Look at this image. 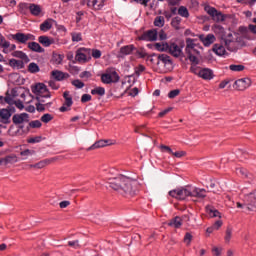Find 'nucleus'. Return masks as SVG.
I'll return each mask as SVG.
<instances>
[{
  "label": "nucleus",
  "mask_w": 256,
  "mask_h": 256,
  "mask_svg": "<svg viewBox=\"0 0 256 256\" xmlns=\"http://www.w3.org/2000/svg\"><path fill=\"white\" fill-rule=\"evenodd\" d=\"M160 150L162 153H169V155H173V150L171 149V147L161 144L160 145Z\"/></svg>",
  "instance_id": "5fc2aeb1"
},
{
  "label": "nucleus",
  "mask_w": 256,
  "mask_h": 256,
  "mask_svg": "<svg viewBox=\"0 0 256 256\" xmlns=\"http://www.w3.org/2000/svg\"><path fill=\"white\" fill-rule=\"evenodd\" d=\"M178 15L180 17H185V19L189 18V10L185 6H180L178 9Z\"/></svg>",
  "instance_id": "37998d69"
},
{
  "label": "nucleus",
  "mask_w": 256,
  "mask_h": 256,
  "mask_svg": "<svg viewBox=\"0 0 256 256\" xmlns=\"http://www.w3.org/2000/svg\"><path fill=\"white\" fill-rule=\"evenodd\" d=\"M200 41L203 43L204 47H210L215 43V35L208 34L206 37L204 35H200Z\"/></svg>",
  "instance_id": "4468645a"
},
{
  "label": "nucleus",
  "mask_w": 256,
  "mask_h": 256,
  "mask_svg": "<svg viewBox=\"0 0 256 256\" xmlns=\"http://www.w3.org/2000/svg\"><path fill=\"white\" fill-rule=\"evenodd\" d=\"M72 41H74L76 43H79V41H83V38L81 37V33H73Z\"/></svg>",
  "instance_id": "338daca9"
},
{
  "label": "nucleus",
  "mask_w": 256,
  "mask_h": 256,
  "mask_svg": "<svg viewBox=\"0 0 256 256\" xmlns=\"http://www.w3.org/2000/svg\"><path fill=\"white\" fill-rule=\"evenodd\" d=\"M36 110L38 111V113H43V111H45V107H51V105H53L52 102H48L46 104H41L39 102H36Z\"/></svg>",
  "instance_id": "58836bf2"
},
{
  "label": "nucleus",
  "mask_w": 256,
  "mask_h": 256,
  "mask_svg": "<svg viewBox=\"0 0 256 256\" xmlns=\"http://www.w3.org/2000/svg\"><path fill=\"white\" fill-rule=\"evenodd\" d=\"M235 86L237 91H245V89H249L251 87V79L249 78H241L235 81Z\"/></svg>",
  "instance_id": "1a4fd4ad"
},
{
  "label": "nucleus",
  "mask_w": 256,
  "mask_h": 256,
  "mask_svg": "<svg viewBox=\"0 0 256 256\" xmlns=\"http://www.w3.org/2000/svg\"><path fill=\"white\" fill-rule=\"evenodd\" d=\"M190 197H197V199H205L207 197V190L201 188H194L191 191Z\"/></svg>",
  "instance_id": "f3484780"
},
{
  "label": "nucleus",
  "mask_w": 256,
  "mask_h": 256,
  "mask_svg": "<svg viewBox=\"0 0 256 256\" xmlns=\"http://www.w3.org/2000/svg\"><path fill=\"white\" fill-rule=\"evenodd\" d=\"M204 10L210 17H212L213 21H216V23H219L221 21H225V15L223 13L217 11L216 8L211 6H205Z\"/></svg>",
  "instance_id": "39448f33"
},
{
  "label": "nucleus",
  "mask_w": 256,
  "mask_h": 256,
  "mask_svg": "<svg viewBox=\"0 0 256 256\" xmlns=\"http://www.w3.org/2000/svg\"><path fill=\"white\" fill-rule=\"evenodd\" d=\"M154 48L160 53H167V49H169V43H155Z\"/></svg>",
  "instance_id": "72a5a7b5"
},
{
  "label": "nucleus",
  "mask_w": 256,
  "mask_h": 256,
  "mask_svg": "<svg viewBox=\"0 0 256 256\" xmlns=\"http://www.w3.org/2000/svg\"><path fill=\"white\" fill-rule=\"evenodd\" d=\"M28 49L34 51V53H45V48L41 47V44L37 42H29Z\"/></svg>",
  "instance_id": "aec40b11"
},
{
  "label": "nucleus",
  "mask_w": 256,
  "mask_h": 256,
  "mask_svg": "<svg viewBox=\"0 0 256 256\" xmlns=\"http://www.w3.org/2000/svg\"><path fill=\"white\" fill-rule=\"evenodd\" d=\"M186 55L188 56V59L189 61H191V63H194V65H199V59L196 58V56L193 55V53L186 52Z\"/></svg>",
  "instance_id": "3c124183"
},
{
  "label": "nucleus",
  "mask_w": 256,
  "mask_h": 256,
  "mask_svg": "<svg viewBox=\"0 0 256 256\" xmlns=\"http://www.w3.org/2000/svg\"><path fill=\"white\" fill-rule=\"evenodd\" d=\"M12 123L14 125H23V123H29V114L25 112L20 114H14L12 117Z\"/></svg>",
  "instance_id": "0eeeda50"
},
{
  "label": "nucleus",
  "mask_w": 256,
  "mask_h": 256,
  "mask_svg": "<svg viewBox=\"0 0 256 256\" xmlns=\"http://www.w3.org/2000/svg\"><path fill=\"white\" fill-rule=\"evenodd\" d=\"M236 207L238 209H243L244 212H247V211H252L251 209H249V196L247 195L245 197V200H244V203H241V202H237L236 203Z\"/></svg>",
  "instance_id": "2f4dec72"
},
{
  "label": "nucleus",
  "mask_w": 256,
  "mask_h": 256,
  "mask_svg": "<svg viewBox=\"0 0 256 256\" xmlns=\"http://www.w3.org/2000/svg\"><path fill=\"white\" fill-rule=\"evenodd\" d=\"M206 213H208L210 217H219V219H221V212L211 205L206 206Z\"/></svg>",
  "instance_id": "c756f323"
},
{
  "label": "nucleus",
  "mask_w": 256,
  "mask_h": 256,
  "mask_svg": "<svg viewBox=\"0 0 256 256\" xmlns=\"http://www.w3.org/2000/svg\"><path fill=\"white\" fill-rule=\"evenodd\" d=\"M111 140H99L96 141L93 145L87 148V151H93L95 149H101V147H107V145H113V143H109Z\"/></svg>",
  "instance_id": "dca6fc26"
},
{
  "label": "nucleus",
  "mask_w": 256,
  "mask_h": 256,
  "mask_svg": "<svg viewBox=\"0 0 256 256\" xmlns=\"http://www.w3.org/2000/svg\"><path fill=\"white\" fill-rule=\"evenodd\" d=\"M91 99H92L91 94H83L81 97V103H89Z\"/></svg>",
  "instance_id": "774afa93"
},
{
  "label": "nucleus",
  "mask_w": 256,
  "mask_h": 256,
  "mask_svg": "<svg viewBox=\"0 0 256 256\" xmlns=\"http://www.w3.org/2000/svg\"><path fill=\"white\" fill-rule=\"evenodd\" d=\"M91 95H100V97H103L105 95V88L104 87H96L91 90Z\"/></svg>",
  "instance_id": "c03bdc74"
},
{
  "label": "nucleus",
  "mask_w": 256,
  "mask_h": 256,
  "mask_svg": "<svg viewBox=\"0 0 256 256\" xmlns=\"http://www.w3.org/2000/svg\"><path fill=\"white\" fill-rule=\"evenodd\" d=\"M183 225V220L181 217L176 216L168 222L169 227H174V229H179Z\"/></svg>",
  "instance_id": "cd10ccee"
},
{
  "label": "nucleus",
  "mask_w": 256,
  "mask_h": 256,
  "mask_svg": "<svg viewBox=\"0 0 256 256\" xmlns=\"http://www.w3.org/2000/svg\"><path fill=\"white\" fill-rule=\"evenodd\" d=\"M18 7H19L20 13H22V15H27V11H29V9H30V4L22 2L18 5Z\"/></svg>",
  "instance_id": "a19ab883"
},
{
  "label": "nucleus",
  "mask_w": 256,
  "mask_h": 256,
  "mask_svg": "<svg viewBox=\"0 0 256 256\" xmlns=\"http://www.w3.org/2000/svg\"><path fill=\"white\" fill-rule=\"evenodd\" d=\"M91 52H92V57L94 59H101V50H99V49H92Z\"/></svg>",
  "instance_id": "69168bd1"
},
{
  "label": "nucleus",
  "mask_w": 256,
  "mask_h": 256,
  "mask_svg": "<svg viewBox=\"0 0 256 256\" xmlns=\"http://www.w3.org/2000/svg\"><path fill=\"white\" fill-rule=\"evenodd\" d=\"M11 37L12 39H14V41H18V43H22V44H25L29 41V37H27V34L21 33V32L12 34Z\"/></svg>",
  "instance_id": "6ab92c4d"
},
{
  "label": "nucleus",
  "mask_w": 256,
  "mask_h": 256,
  "mask_svg": "<svg viewBox=\"0 0 256 256\" xmlns=\"http://www.w3.org/2000/svg\"><path fill=\"white\" fill-rule=\"evenodd\" d=\"M42 125L43 124L39 120L29 122V127H31V129H41Z\"/></svg>",
  "instance_id": "8fccbe9b"
},
{
  "label": "nucleus",
  "mask_w": 256,
  "mask_h": 256,
  "mask_svg": "<svg viewBox=\"0 0 256 256\" xmlns=\"http://www.w3.org/2000/svg\"><path fill=\"white\" fill-rule=\"evenodd\" d=\"M101 81L102 83H105V85H109L111 83H113V79L111 78V74L110 73H105L101 75Z\"/></svg>",
  "instance_id": "ea45409f"
},
{
  "label": "nucleus",
  "mask_w": 256,
  "mask_h": 256,
  "mask_svg": "<svg viewBox=\"0 0 256 256\" xmlns=\"http://www.w3.org/2000/svg\"><path fill=\"white\" fill-rule=\"evenodd\" d=\"M236 173L237 175H241L242 177H245V178L249 177V172L245 168H237Z\"/></svg>",
  "instance_id": "864d4df0"
},
{
  "label": "nucleus",
  "mask_w": 256,
  "mask_h": 256,
  "mask_svg": "<svg viewBox=\"0 0 256 256\" xmlns=\"http://www.w3.org/2000/svg\"><path fill=\"white\" fill-rule=\"evenodd\" d=\"M134 51H137V48L133 44L123 46L118 52V58L125 59L127 55H131V53H133Z\"/></svg>",
  "instance_id": "423d86ee"
},
{
  "label": "nucleus",
  "mask_w": 256,
  "mask_h": 256,
  "mask_svg": "<svg viewBox=\"0 0 256 256\" xmlns=\"http://www.w3.org/2000/svg\"><path fill=\"white\" fill-rule=\"evenodd\" d=\"M63 97L65 99L64 105H66V107H71V105H73V97L69 94V91H65Z\"/></svg>",
  "instance_id": "c9c22d12"
},
{
  "label": "nucleus",
  "mask_w": 256,
  "mask_h": 256,
  "mask_svg": "<svg viewBox=\"0 0 256 256\" xmlns=\"http://www.w3.org/2000/svg\"><path fill=\"white\" fill-rule=\"evenodd\" d=\"M31 91L36 95V97H45V99H51V92L47 85L43 83H36L34 86H31Z\"/></svg>",
  "instance_id": "f03ea898"
},
{
  "label": "nucleus",
  "mask_w": 256,
  "mask_h": 256,
  "mask_svg": "<svg viewBox=\"0 0 256 256\" xmlns=\"http://www.w3.org/2000/svg\"><path fill=\"white\" fill-rule=\"evenodd\" d=\"M191 49H195V40L192 38H187L185 53H191Z\"/></svg>",
  "instance_id": "f704fd0d"
},
{
  "label": "nucleus",
  "mask_w": 256,
  "mask_h": 256,
  "mask_svg": "<svg viewBox=\"0 0 256 256\" xmlns=\"http://www.w3.org/2000/svg\"><path fill=\"white\" fill-rule=\"evenodd\" d=\"M157 59L156 65H159L160 61H162L164 65H173V60H171V57L167 54H159Z\"/></svg>",
  "instance_id": "4be33fe9"
},
{
  "label": "nucleus",
  "mask_w": 256,
  "mask_h": 256,
  "mask_svg": "<svg viewBox=\"0 0 256 256\" xmlns=\"http://www.w3.org/2000/svg\"><path fill=\"white\" fill-rule=\"evenodd\" d=\"M0 47H2V49H9V47H11V43L5 40V37L1 34H0Z\"/></svg>",
  "instance_id": "09e8293b"
},
{
  "label": "nucleus",
  "mask_w": 256,
  "mask_h": 256,
  "mask_svg": "<svg viewBox=\"0 0 256 256\" xmlns=\"http://www.w3.org/2000/svg\"><path fill=\"white\" fill-rule=\"evenodd\" d=\"M0 123H3V125L11 123V113L7 108L0 109Z\"/></svg>",
  "instance_id": "9d476101"
},
{
  "label": "nucleus",
  "mask_w": 256,
  "mask_h": 256,
  "mask_svg": "<svg viewBox=\"0 0 256 256\" xmlns=\"http://www.w3.org/2000/svg\"><path fill=\"white\" fill-rule=\"evenodd\" d=\"M171 25H172V27H174V29L179 31V29H180L179 25H181V17H179V16L174 17L171 21Z\"/></svg>",
  "instance_id": "49530a36"
},
{
  "label": "nucleus",
  "mask_w": 256,
  "mask_h": 256,
  "mask_svg": "<svg viewBox=\"0 0 256 256\" xmlns=\"http://www.w3.org/2000/svg\"><path fill=\"white\" fill-rule=\"evenodd\" d=\"M179 93H181V90H179V89L171 90L168 93V97H169V99H175V97H177L179 95Z\"/></svg>",
  "instance_id": "052dcab7"
},
{
  "label": "nucleus",
  "mask_w": 256,
  "mask_h": 256,
  "mask_svg": "<svg viewBox=\"0 0 256 256\" xmlns=\"http://www.w3.org/2000/svg\"><path fill=\"white\" fill-rule=\"evenodd\" d=\"M221 41H224V45L225 47H227L228 50H231L229 48V45H231V43H233V33L229 32L227 34V32L224 34V38H221Z\"/></svg>",
  "instance_id": "7c9ffc66"
},
{
  "label": "nucleus",
  "mask_w": 256,
  "mask_h": 256,
  "mask_svg": "<svg viewBox=\"0 0 256 256\" xmlns=\"http://www.w3.org/2000/svg\"><path fill=\"white\" fill-rule=\"evenodd\" d=\"M107 0H89L87 3L88 7H93L96 11H100V9H103L105 7V2Z\"/></svg>",
  "instance_id": "2eb2a0df"
},
{
  "label": "nucleus",
  "mask_w": 256,
  "mask_h": 256,
  "mask_svg": "<svg viewBox=\"0 0 256 256\" xmlns=\"http://www.w3.org/2000/svg\"><path fill=\"white\" fill-rule=\"evenodd\" d=\"M12 57H16L17 59H22L24 63H29V61H31V59H29V56H27V54H25V52L23 51L12 52Z\"/></svg>",
  "instance_id": "c85d7f7f"
},
{
  "label": "nucleus",
  "mask_w": 256,
  "mask_h": 256,
  "mask_svg": "<svg viewBox=\"0 0 256 256\" xmlns=\"http://www.w3.org/2000/svg\"><path fill=\"white\" fill-rule=\"evenodd\" d=\"M38 42L43 45V47H51L55 43V40L49 38V36H40Z\"/></svg>",
  "instance_id": "b1692460"
},
{
  "label": "nucleus",
  "mask_w": 256,
  "mask_h": 256,
  "mask_svg": "<svg viewBox=\"0 0 256 256\" xmlns=\"http://www.w3.org/2000/svg\"><path fill=\"white\" fill-rule=\"evenodd\" d=\"M51 75L56 81H63L64 79H69V73H64L59 70L52 71Z\"/></svg>",
  "instance_id": "a211bd4d"
},
{
  "label": "nucleus",
  "mask_w": 256,
  "mask_h": 256,
  "mask_svg": "<svg viewBox=\"0 0 256 256\" xmlns=\"http://www.w3.org/2000/svg\"><path fill=\"white\" fill-rule=\"evenodd\" d=\"M110 75H111L112 83H119V79L121 78L119 77V74L117 73V71H112Z\"/></svg>",
  "instance_id": "13d9d810"
},
{
  "label": "nucleus",
  "mask_w": 256,
  "mask_h": 256,
  "mask_svg": "<svg viewBox=\"0 0 256 256\" xmlns=\"http://www.w3.org/2000/svg\"><path fill=\"white\" fill-rule=\"evenodd\" d=\"M68 247H73V249H79L81 245H79V240H73L68 242Z\"/></svg>",
  "instance_id": "e2e57ef3"
},
{
  "label": "nucleus",
  "mask_w": 256,
  "mask_h": 256,
  "mask_svg": "<svg viewBox=\"0 0 256 256\" xmlns=\"http://www.w3.org/2000/svg\"><path fill=\"white\" fill-rule=\"evenodd\" d=\"M185 47V42H182L181 45H177V43L172 42L168 43L167 53L172 55V57H183V48Z\"/></svg>",
  "instance_id": "20e7f679"
},
{
  "label": "nucleus",
  "mask_w": 256,
  "mask_h": 256,
  "mask_svg": "<svg viewBox=\"0 0 256 256\" xmlns=\"http://www.w3.org/2000/svg\"><path fill=\"white\" fill-rule=\"evenodd\" d=\"M72 85L76 87V89H83L85 87V83L79 79L73 80Z\"/></svg>",
  "instance_id": "603ef678"
},
{
  "label": "nucleus",
  "mask_w": 256,
  "mask_h": 256,
  "mask_svg": "<svg viewBox=\"0 0 256 256\" xmlns=\"http://www.w3.org/2000/svg\"><path fill=\"white\" fill-rule=\"evenodd\" d=\"M87 53H91V49L80 48L76 52L75 60L81 63V61H87Z\"/></svg>",
  "instance_id": "f8f14e48"
},
{
  "label": "nucleus",
  "mask_w": 256,
  "mask_h": 256,
  "mask_svg": "<svg viewBox=\"0 0 256 256\" xmlns=\"http://www.w3.org/2000/svg\"><path fill=\"white\" fill-rule=\"evenodd\" d=\"M212 31L220 37V39H225V28L219 24H214L212 26Z\"/></svg>",
  "instance_id": "412c9836"
},
{
  "label": "nucleus",
  "mask_w": 256,
  "mask_h": 256,
  "mask_svg": "<svg viewBox=\"0 0 256 256\" xmlns=\"http://www.w3.org/2000/svg\"><path fill=\"white\" fill-rule=\"evenodd\" d=\"M139 41H157V29L148 30L138 37Z\"/></svg>",
  "instance_id": "6e6552de"
},
{
  "label": "nucleus",
  "mask_w": 256,
  "mask_h": 256,
  "mask_svg": "<svg viewBox=\"0 0 256 256\" xmlns=\"http://www.w3.org/2000/svg\"><path fill=\"white\" fill-rule=\"evenodd\" d=\"M198 75L201 79H204V81H211V79L215 77V75L213 74V70L209 68H202L201 70H199Z\"/></svg>",
  "instance_id": "ddd939ff"
},
{
  "label": "nucleus",
  "mask_w": 256,
  "mask_h": 256,
  "mask_svg": "<svg viewBox=\"0 0 256 256\" xmlns=\"http://www.w3.org/2000/svg\"><path fill=\"white\" fill-rule=\"evenodd\" d=\"M41 71V69L39 68V65H37V63L35 62H31L29 65H28V72L29 73H39Z\"/></svg>",
  "instance_id": "e433bc0d"
},
{
  "label": "nucleus",
  "mask_w": 256,
  "mask_h": 256,
  "mask_svg": "<svg viewBox=\"0 0 256 256\" xmlns=\"http://www.w3.org/2000/svg\"><path fill=\"white\" fill-rule=\"evenodd\" d=\"M42 139H43V137H41V136H35V137H32V138H29L27 140V143H41Z\"/></svg>",
  "instance_id": "0e129e2a"
},
{
  "label": "nucleus",
  "mask_w": 256,
  "mask_h": 256,
  "mask_svg": "<svg viewBox=\"0 0 256 256\" xmlns=\"http://www.w3.org/2000/svg\"><path fill=\"white\" fill-rule=\"evenodd\" d=\"M17 163V156L16 155H8L4 158L0 159V165H9Z\"/></svg>",
  "instance_id": "393cba45"
},
{
  "label": "nucleus",
  "mask_w": 256,
  "mask_h": 256,
  "mask_svg": "<svg viewBox=\"0 0 256 256\" xmlns=\"http://www.w3.org/2000/svg\"><path fill=\"white\" fill-rule=\"evenodd\" d=\"M29 11L34 17H39V15H41V6L38 4H30Z\"/></svg>",
  "instance_id": "473e14b6"
},
{
  "label": "nucleus",
  "mask_w": 256,
  "mask_h": 256,
  "mask_svg": "<svg viewBox=\"0 0 256 256\" xmlns=\"http://www.w3.org/2000/svg\"><path fill=\"white\" fill-rule=\"evenodd\" d=\"M154 26L155 27H164L165 26V18L163 16H157L154 19Z\"/></svg>",
  "instance_id": "79ce46f5"
},
{
  "label": "nucleus",
  "mask_w": 256,
  "mask_h": 256,
  "mask_svg": "<svg viewBox=\"0 0 256 256\" xmlns=\"http://www.w3.org/2000/svg\"><path fill=\"white\" fill-rule=\"evenodd\" d=\"M136 55H138L140 59H145V57H148L147 52H145V49L143 48H140L139 50L136 49Z\"/></svg>",
  "instance_id": "4d7b16f0"
},
{
  "label": "nucleus",
  "mask_w": 256,
  "mask_h": 256,
  "mask_svg": "<svg viewBox=\"0 0 256 256\" xmlns=\"http://www.w3.org/2000/svg\"><path fill=\"white\" fill-rule=\"evenodd\" d=\"M9 65L13 69H25V62H23V60H17L12 58L9 60Z\"/></svg>",
  "instance_id": "5701e85b"
},
{
  "label": "nucleus",
  "mask_w": 256,
  "mask_h": 256,
  "mask_svg": "<svg viewBox=\"0 0 256 256\" xmlns=\"http://www.w3.org/2000/svg\"><path fill=\"white\" fill-rule=\"evenodd\" d=\"M231 237H233V228L227 227L226 229V234H225V243H230L231 242Z\"/></svg>",
  "instance_id": "de8ad7c7"
},
{
  "label": "nucleus",
  "mask_w": 256,
  "mask_h": 256,
  "mask_svg": "<svg viewBox=\"0 0 256 256\" xmlns=\"http://www.w3.org/2000/svg\"><path fill=\"white\" fill-rule=\"evenodd\" d=\"M59 159H63V156H56L54 158L41 160L40 162L36 163L34 167H36V169H43L47 167V165H51L53 161H59Z\"/></svg>",
  "instance_id": "9b49d317"
},
{
  "label": "nucleus",
  "mask_w": 256,
  "mask_h": 256,
  "mask_svg": "<svg viewBox=\"0 0 256 256\" xmlns=\"http://www.w3.org/2000/svg\"><path fill=\"white\" fill-rule=\"evenodd\" d=\"M53 27V24H51V22H49V20L44 21L41 25H40V31H49L51 30V28Z\"/></svg>",
  "instance_id": "a18cd8bd"
},
{
  "label": "nucleus",
  "mask_w": 256,
  "mask_h": 256,
  "mask_svg": "<svg viewBox=\"0 0 256 256\" xmlns=\"http://www.w3.org/2000/svg\"><path fill=\"white\" fill-rule=\"evenodd\" d=\"M191 241H193V235L187 232L184 236V243H187V245H191Z\"/></svg>",
  "instance_id": "680f3d73"
},
{
  "label": "nucleus",
  "mask_w": 256,
  "mask_h": 256,
  "mask_svg": "<svg viewBox=\"0 0 256 256\" xmlns=\"http://www.w3.org/2000/svg\"><path fill=\"white\" fill-rule=\"evenodd\" d=\"M108 183L114 191H117L123 197H133L139 191V182L123 174L108 178Z\"/></svg>",
  "instance_id": "f257e3e1"
},
{
  "label": "nucleus",
  "mask_w": 256,
  "mask_h": 256,
  "mask_svg": "<svg viewBox=\"0 0 256 256\" xmlns=\"http://www.w3.org/2000/svg\"><path fill=\"white\" fill-rule=\"evenodd\" d=\"M230 71H244L245 70V66L239 64V65H235L232 64L229 66Z\"/></svg>",
  "instance_id": "6e6d98bb"
},
{
  "label": "nucleus",
  "mask_w": 256,
  "mask_h": 256,
  "mask_svg": "<svg viewBox=\"0 0 256 256\" xmlns=\"http://www.w3.org/2000/svg\"><path fill=\"white\" fill-rule=\"evenodd\" d=\"M40 120L42 123H49V121H53V116L51 114H44Z\"/></svg>",
  "instance_id": "bf43d9fd"
},
{
  "label": "nucleus",
  "mask_w": 256,
  "mask_h": 256,
  "mask_svg": "<svg viewBox=\"0 0 256 256\" xmlns=\"http://www.w3.org/2000/svg\"><path fill=\"white\" fill-rule=\"evenodd\" d=\"M52 63H54V65H61V63H63V55L53 53Z\"/></svg>",
  "instance_id": "4c0bfd02"
},
{
  "label": "nucleus",
  "mask_w": 256,
  "mask_h": 256,
  "mask_svg": "<svg viewBox=\"0 0 256 256\" xmlns=\"http://www.w3.org/2000/svg\"><path fill=\"white\" fill-rule=\"evenodd\" d=\"M170 197L178 199V201H185L187 197H191V190L187 188H177L169 191Z\"/></svg>",
  "instance_id": "7ed1b4c3"
},
{
  "label": "nucleus",
  "mask_w": 256,
  "mask_h": 256,
  "mask_svg": "<svg viewBox=\"0 0 256 256\" xmlns=\"http://www.w3.org/2000/svg\"><path fill=\"white\" fill-rule=\"evenodd\" d=\"M248 209L256 211V190L248 195Z\"/></svg>",
  "instance_id": "a878e982"
},
{
  "label": "nucleus",
  "mask_w": 256,
  "mask_h": 256,
  "mask_svg": "<svg viewBox=\"0 0 256 256\" xmlns=\"http://www.w3.org/2000/svg\"><path fill=\"white\" fill-rule=\"evenodd\" d=\"M212 51L219 57H223V55H225V53H227V51L225 50V47L221 44H214Z\"/></svg>",
  "instance_id": "bb28decb"
}]
</instances>
